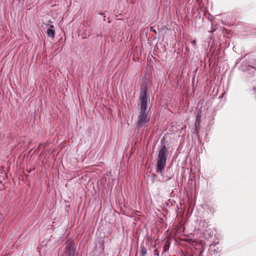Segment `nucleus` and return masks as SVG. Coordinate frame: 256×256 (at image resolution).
<instances>
[{
	"label": "nucleus",
	"mask_w": 256,
	"mask_h": 256,
	"mask_svg": "<svg viewBox=\"0 0 256 256\" xmlns=\"http://www.w3.org/2000/svg\"><path fill=\"white\" fill-rule=\"evenodd\" d=\"M147 86H144L141 88L140 92V112L136 122V126L138 128L144 127L146 124L150 120V118L148 117L150 109L148 105L150 99L148 98L147 96Z\"/></svg>",
	"instance_id": "1"
},
{
	"label": "nucleus",
	"mask_w": 256,
	"mask_h": 256,
	"mask_svg": "<svg viewBox=\"0 0 256 256\" xmlns=\"http://www.w3.org/2000/svg\"><path fill=\"white\" fill-rule=\"evenodd\" d=\"M168 149L165 145L161 146L158 152V162L156 166V171L160 173L162 172V170L166 166L168 156Z\"/></svg>",
	"instance_id": "2"
},
{
	"label": "nucleus",
	"mask_w": 256,
	"mask_h": 256,
	"mask_svg": "<svg viewBox=\"0 0 256 256\" xmlns=\"http://www.w3.org/2000/svg\"><path fill=\"white\" fill-rule=\"evenodd\" d=\"M65 253L66 256H75L76 247L72 241L68 240L66 244Z\"/></svg>",
	"instance_id": "3"
},
{
	"label": "nucleus",
	"mask_w": 256,
	"mask_h": 256,
	"mask_svg": "<svg viewBox=\"0 0 256 256\" xmlns=\"http://www.w3.org/2000/svg\"><path fill=\"white\" fill-rule=\"evenodd\" d=\"M47 34L49 37L54 38L55 35V31L50 28H48L46 32Z\"/></svg>",
	"instance_id": "4"
},
{
	"label": "nucleus",
	"mask_w": 256,
	"mask_h": 256,
	"mask_svg": "<svg viewBox=\"0 0 256 256\" xmlns=\"http://www.w3.org/2000/svg\"><path fill=\"white\" fill-rule=\"evenodd\" d=\"M140 248L141 250L140 253L142 256H146L147 254L146 248L143 245H140Z\"/></svg>",
	"instance_id": "5"
},
{
	"label": "nucleus",
	"mask_w": 256,
	"mask_h": 256,
	"mask_svg": "<svg viewBox=\"0 0 256 256\" xmlns=\"http://www.w3.org/2000/svg\"><path fill=\"white\" fill-rule=\"evenodd\" d=\"M154 255L155 256H159V252L157 248H156L154 250Z\"/></svg>",
	"instance_id": "6"
},
{
	"label": "nucleus",
	"mask_w": 256,
	"mask_h": 256,
	"mask_svg": "<svg viewBox=\"0 0 256 256\" xmlns=\"http://www.w3.org/2000/svg\"><path fill=\"white\" fill-rule=\"evenodd\" d=\"M168 248H167V246L166 244H165V246H164V252H166Z\"/></svg>",
	"instance_id": "7"
},
{
	"label": "nucleus",
	"mask_w": 256,
	"mask_h": 256,
	"mask_svg": "<svg viewBox=\"0 0 256 256\" xmlns=\"http://www.w3.org/2000/svg\"><path fill=\"white\" fill-rule=\"evenodd\" d=\"M192 44L194 45H196V40H194L192 41Z\"/></svg>",
	"instance_id": "8"
},
{
	"label": "nucleus",
	"mask_w": 256,
	"mask_h": 256,
	"mask_svg": "<svg viewBox=\"0 0 256 256\" xmlns=\"http://www.w3.org/2000/svg\"><path fill=\"white\" fill-rule=\"evenodd\" d=\"M50 28H54V26L53 25H50Z\"/></svg>",
	"instance_id": "9"
},
{
	"label": "nucleus",
	"mask_w": 256,
	"mask_h": 256,
	"mask_svg": "<svg viewBox=\"0 0 256 256\" xmlns=\"http://www.w3.org/2000/svg\"><path fill=\"white\" fill-rule=\"evenodd\" d=\"M154 248H156V244H154Z\"/></svg>",
	"instance_id": "10"
}]
</instances>
